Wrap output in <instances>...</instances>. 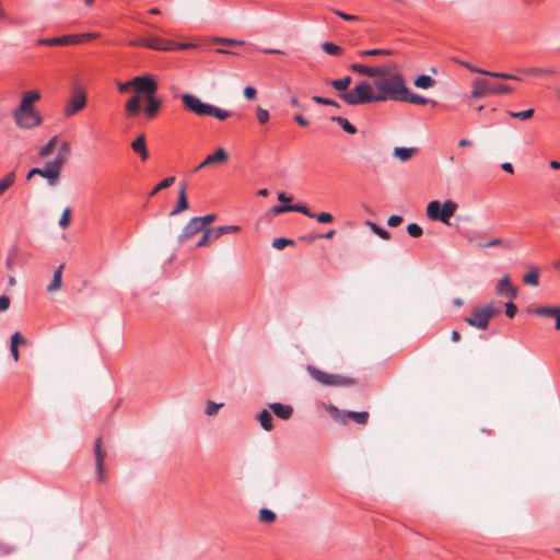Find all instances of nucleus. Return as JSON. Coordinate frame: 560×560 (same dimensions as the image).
Listing matches in <instances>:
<instances>
[{
	"mask_svg": "<svg viewBox=\"0 0 560 560\" xmlns=\"http://www.w3.org/2000/svg\"><path fill=\"white\" fill-rule=\"evenodd\" d=\"M404 77L395 73L388 79H376L372 84L359 82L352 90L339 94V98L348 105L357 106L369 103L395 101L399 102L404 92Z\"/></svg>",
	"mask_w": 560,
	"mask_h": 560,
	"instance_id": "f257e3e1",
	"label": "nucleus"
},
{
	"mask_svg": "<svg viewBox=\"0 0 560 560\" xmlns=\"http://www.w3.org/2000/svg\"><path fill=\"white\" fill-rule=\"evenodd\" d=\"M39 97L37 91L24 93L19 107L13 113L15 122L20 128L30 129L40 125L42 118L33 107L34 102Z\"/></svg>",
	"mask_w": 560,
	"mask_h": 560,
	"instance_id": "f03ea898",
	"label": "nucleus"
},
{
	"mask_svg": "<svg viewBox=\"0 0 560 560\" xmlns=\"http://www.w3.org/2000/svg\"><path fill=\"white\" fill-rule=\"evenodd\" d=\"M306 371L314 381L325 387H351L357 384V381L353 377L340 374H330L315 368L314 365H307Z\"/></svg>",
	"mask_w": 560,
	"mask_h": 560,
	"instance_id": "7ed1b4c3",
	"label": "nucleus"
},
{
	"mask_svg": "<svg viewBox=\"0 0 560 560\" xmlns=\"http://www.w3.org/2000/svg\"><path fill=\"white\" fill-rule=\"evenodd\" d=\"M457 209L456 202L453 200H445L441 203L439 200L429 202L427 207V215L433 221H440L446 225H451V218Z\"/></svg>",
	"mask_w": 560,
	"mask_h": 560,
	"instance_id": "20e7f679",
	"label": "nucleus"
},
{
	"mask_svg": "<svg viewBox=\"0 0 560 560\" xmlns=\"http://www.w3.org/2000/svg\"><path fill=\"white\" fill-rule=\"evenodd\" d=\"M500 313L492 303H488L480 307H475L470 315L465 318V322L471 327L479 329H487L490 319Z\"/></svg>",
	"mask_w": 560,
	"mask_h": 560,
	"instance_id": "39448f33",
	"label": "nucleus"
},
{
	"mask_svg": "<svg viewBox=\"0 0 560 560\" xmlns=\"http://www.w3.org/2000/svg\"><path fill=\"white\" fill-rule=\"evenodd\" d=\"M513 91V88L503 83H491L490 81L477 78L472 82L471 96L475 98H481L490 94H508Z\"/></svg>",
	"mask_w": 560,
	"mask_h": 560,
	"instance_id": "423d86ee",
	"label": "nucleus"
},
{
	"mask_svg": "<svg viewBox=\"0 0 560 560\" xmlns=\"http://www.w3.org/2000/svg\"><path fill=\"white\" fill-rule=\"evenodd\" d=\"M330 416L337 422L341 424H348L350 421H353L358 424H366L370 418L368 411H350V410H341L336 406L330 405L328 408Z\"/></svg>",
	"mask_w": 560,
	"mask_h": 560,
	"instance_id": "0eeeda50",
	"label": "nucleus"
},
{
	"mask_svg": "<svg viewBox=\"0 0 560 560\" xmlns=\"http://www.w3.org/2000/svg\"><path fill=\"white\" fill-rule=\"evenodd\" d=\"M86 106V94L83 88L75 83L71 89V96L63 109L66 117H71L77 113L81 112Z\"/></svg>",
	"mask_w": 560,
	"mask_h": 560,
	"instance_id": "6e6552de",
	"label": "nucleus"
},
{
	"mask_svg": "<svg viewBox=\"0 0 560 560\" xmlns=\"http://www.w3.org/2000/svg\"><path fill=\"white\" fill-rule=\"evenodd\" d=\"M65 162V156L57 155L52 161L47 162L44 167H39V176L46 178L49 186H56L59 183Z\"/></svg>",
	"mask_w": 560,
	"mask_h": 560,
	"instance_id": "1a4fd4ad",
	"label": "nucleus"
},
{
	"mask_svg": "<svg viewBox=\"0 0 560 560\" xmlns=\"http://www.w3.org/2000/svg\"><path fill=\"white\" fill-rule=\"evenodd\" d=\"M240 229L241 228L238 225H222V226L206 229L196 246L197 247L206 246L209 243L220 238L223 234L234 233V232L240 231Z\"/></svg>",
	"mask_w": 560,
	"mask_h": 560,
	"instance_id": "9d476101",
	"label": "nucleus"
},
{
	"mask_svg": "<svg viewBox=\"0 0 560 560\" xmlns=\"http://www.w3.org/2000/svg\"><path fill=\"white\" fill-rule=\"evenodd\" d=\"M182 101L185 108L197 116H208L211 104L202 102L198 96L194 94H183Z\"/></svg>",
	"mask_w": 560,
	"mask_h": 560,
	"instance_id": "9b49d317",
	"label": "nucleus"
},
{
	"mask_svg": "<svg viewBox=\"0 0 560 560\" xmlns=\"http://www.w3.org/2000/svg\"><path fill=\"white\" fill-rule=\"evenodd\" d=\"M191 44H180L176 45L174 42L164 39L159 36L147 37V48L161 50V51H171L174 49H187L192 47Z\"/></svg>",
	"mask_w": 560,
	"mask_h": 560,
	"instance_id": "f8f14e48",
	"label": "nucleus"
},
{
	"mask_svg": "<svg viewBox=\"0 0 560 560\" xmlns=\"http://www.w3.org/2000/svg\"><path fill=\"white\" fill-rule=\"evenodd\" d=\"M133 88L137 92L148 95L155 94L158 83L152 75H138L132 79Z\"/></svg>",
	"mask_w": 560,
	"mask_h": 560,
	"instance_id": "ddd939ff",
	"label": "nucleus"
},
{
	"mask_svg": "<svg viewBox=\"0 0 560 560\" xmlns=\"http://www.w3.org/2000/svg\"><path fill=\"white\" fill-rule=\"evenodd\" d=\"M350 69L361 75H366L370 78H378L388 74V68L385 66L377 67H369L362 63H352Z\"/></svg>",
	"mask_w": 560,
	"mask_h": 560,
	"instance_id": "4468645a",
	"label": "nucleus"
},
{
	"mask_svg": "<svg viewBox=\"0 0 560 560\" xmlns=\"http://www.w3.org/2000/svg\"><path fill=\"white\" fill-rule=\"evenodd\" d=\"M404 92H401V95L399 102L410 103L415 105H428L432 104L433 106L436 104L435 101L429 100L422 95L416 94L410 92L409 88L406 85V82L404 81Z\"/></svg>",
	"mask_w": 560,
	"mask_h": 560,
	"instance_id": "2eb2a0df",
	"label": "nucleus"
},
{
	"mask_svg": "<svg viewBox=\"0 0 560 560\" xmlns=\"http://www.w3.org/2000/svg\"><path fill=\"white\" fill-rule=\"evenodd\" d=\"M199 232H203L201 225L196 218L190 219L189 222L184 226L182 234L178 236V243H185Z\"/></svg>",
	"mask_w": 560,
	"mask_h": 560,
	"instance_id": "dca6fc26",
	"label": "nucleus"
},
{
	"mask_svg": "<svg viewBox=\"0 0 560 560\" xmlns=\"http://www.w3.org/2000/svg\"><path fill=\"white\" fill-rule=\"evenodd\" d=\"M497 294L504 295L510 300H514L517 296V289L511 284L510 276L505 275L497 285Z\"/></svg>",
	"mask_w": 560,
	"mask_h": 560,
	"instance_id": "f3484780",
	"label": "nucleus"
},
{
	"mask_svg": "<svg viewBox=\"0 0 560 560\" xmlns=\"http://www.w3.org/2000/svg\"><path fill=\"white\" fill-rule=\"evenodd\" d=\"M229 159L226 151L219 148L213 154H209L197 167L196 172L212 164L223 163Z\"/></svg>",
	"mask_w": 560,
	"mask_h": 560,
	"instance_id": "a211bd4d",
	"label": "nucleus"
},
{
	"mask_svg": "<svg viewBox=\"0 0 560 560\" xmlns=\"http://www.w3.org/2000/svg\"><path fill=\"white\" fill-rule=\"evenodd\" d=\"M79 38L75 36L63 35L52 38H39L37 39L36 44L42 46H67L72 45Z\"/></svg>",
	"mask_w": 560,
	"mask_h": 560,
	"instance_id": "6ab92c4d",
	"label": "nucleus"
},
{
	"mask_svg": "<svg viewBox=\"0 0 560 560\" xmlns=\"http://www.w3.org/2000/svg\"><path fill=\"white\" fill-rule=\"evenodd\" d=\"M186 183H182L178 190V201L174 209L171 211L170 215H177L178 213L188 209L189 203L186 195Z\"/></svg>",
	"mask_w": 560,
	"mask_h": 560,
	"instance_id": "aec40b11",
	"label": "nucleus"
},
{
	"mask_svg": "<svg viewBox=\"0 0 560 560\" xmlns=\"http://www.w3.org/2000/svg\"><path fill=\"white\" fill-rule=\"evenodd\" d=\"M131 149L139 154L142 161L149 159V151L145 143V136L142 133L131 142Z\"/></svg>",
	"mask_w": 560,
	"mask_h": 560,
	"instance_id": "412c9836",
	"label": "nucleus"
},
{
	"mask_svg": "<svg viewBox=\"0 0 560 560\" xmlns=\"http://www.w3.org/2000/svg\"><path fill=\"white\" fill-rule=\"evenodd\" d=\"M272 412L281 420H288L293 413V408L290 405H283L281 402H272L269 405Z\"/></svg>",
	"mask_w": 560,
	"mask_h": 560,
	"instance_id": "4be33fe9",
	"label": "nucleus"
},
{
	"mask_svg": "<svg viewBox=\"0 0 560 560\" xmlns=\"http://www.w3.org/2000/svg\"><path fill=\"white\" fill-rule=\"evenodd\" d=\"M147 101V107H145V114L149 118H153L158 115L160 107L162 105V102L155 97V95H148L145 97Z\"/></svg>",
	"mask_w": 560,
	"mask_h": 560,
	"instance_id": "5701e85b",
	"label": "nucleus"
},
{
	"mask_svg": "<svg viewBox=\"0 0 560 560\" xmlns=\"http://www.w3.org/2000/svg\"><path fill=\"white\" fill-rule=\"evenodd\" d=\"M257 419H258V421L260 423V427L265 431H271L273 429L272 416H271V413L267 409H262L257 415Z\"/></svg>",
	"mask_w": 560,
	"mask_h": 560,
	"instance_id": "b1692460",
	"label": "nucleus"
},
{
	"mask_svg": "<svg viewBox=\"0 0 560 560\" xmlns=\"http://www.w3.org/2000/svg\"><path fill=\"white\" fill-rule=\"evenodd\" d=\"M94 456H95V466L102 467L104 466V460L106 457V452L102 446V438H97L94 443Z\"/></svg>",
	"mask_w": 560,
	"mask_h": 560,
	"instance_id": "393cba45",
	"label": "nucleus"
},
{
	"mask_svg": "<svg viewBox=\"0 0 560 560\" xmlns=\"http://www.w3.org/2000/svg\"><path fill=\"white\" fill-rule=\"evenodd\" d=\"M560 306H538L532 311L533 314L549 318L557 316Z\"/></svg>",
	"mask_w": 560,
	"mask_h": 560,
	"instance_id": "a878e982",
	"label": "nucleus"
},
{
	"mask_svg": "<svg viewBox=\"0 0 560 560\" xmlns=\"http://www.w3.org/2000/svg\"><path fill=\"white\" fill-rule=\"evenodd\" d=\"M331 120L340 126L347 133L354 135L357 132V127L341 116H332Z\"/></svg>",
	"mask_w": 560,
	"mask_h": 560,
	"instance_id": "bb28decb",
	"label": "nucleus"
},
{
	"mask_svg": "<svg viewBox=\"0 0 560 560\" xmlns=\"http://www.w3.org/2000/svg\"><path fill=\"white\" fill-rule=\"evenodd\" d=\"M350 83H351V77L350 75H346L345 78L329 81V84L335 90L340 92L339 94L345 93V92H349L347 89L349 88Z\"/></svg>",
	"mask_w": 560,
	"mask_h": 560,
	"instance_id": "cd10ccee",
	"label": "nucleus"
},
{
	"mask_svg": "<svg viewBox=\"0 0 560 560\" xmlns=\"http://www.w3.org/2000/svg\"><path fill=\"white\" fill-rule=\"evenodd\" d=\"M63 265H60L54 272V277L49 285L47 287L48 292H54L61 288V277H62Z\"/></svg>",
	"mask_w": 560,
	"mask_h": 560,
	"instance_id": "c85d7f7f",
	"label": "nucleus"
},
{
	"mask_svg": "<svg viewBox=\"0 0 560 560\" xmlns=\"http://www.w3.org/2000/svg\"><path fill=\"white\" fill-rule=\"evenodd\" d=\"M413 84L419 89H430L435 85V80L428 74H421L415 79Z\"/></svg>",
	"mask_w": 560,
	"mask_h": 560,
	"instance_id": "c756f323",
	"label": "nucleus"
},
{
	"mask_svg": "<svg viewBox=\"0 0 560 560\" xmlns=\"http://www.w3.org/2000/svg\"><path fill=\"white\" fill-rule=\"evenodd\" d=\"M416 152L415 148L397 147L394 149L393 155L402 162L408 161Z\"/></svg>",
	"mask_w": 560,
	"mask_h": 560,
	"instance_id": "7c9ffc66",
	"label": "nucleus"
},
{
	"mask_svg": "<svg viewBox=\"0 0 560 560\" xmlns=\"http://www.w3.org/2000/svg\"><path fill=\"white\" fill-rule=\"evenodd\" d=\"M523 281L526 284L537 287L539 284V272L534 266L529 267L528 272L523 277Z\"/></svg>",
	"mask_w": 560,
	"mask_h": 560,
	"instance_id": "2f4dec72",
	"label": "nucleus"
},
{
	"mask_svg": "<svg viewBox=\"0 0 560 560\" xmlns=\"http://www.w3.org/2000/svg\"><path fill=\"white\" fill-rule=\"evenodd\" d=\"M208 116H213L219 120H225L231 117V113L226 109L220 108L215 105H210Z\"/></svg>",
	"mask_w": 560,
	"mask_h": 560,
	"instance_id": "473e14b6",
	"label": "nucleus"
},
{
	"mask_svg": "<svg viewBox=\"0 0 560 560\" xmlns=\"http://www.w3.org/2000/svg\"><path fill=\"white\" fill-rule=\"evenodd\" d=\"M16 175L15 172L8 173L3 178L0 179V196L10 188L15 182Z\"/></svg>",
	"mask_w": 560,
	"mask_h": 560,
	"instance_id": "72a5a7b5",
	"label": "nucleus"
},
{
	"mask_svg": "<svg viewBox=\"0 0 560 560\" xmlns=\"http://www.w3.org/2000/svg\"><path fill=\"white\" fill-rule=\"evenodd\" d=\"M460 234L469 242V243H476L478 246L479 242H482L483 235L482 233L478 231H471V230H464L460 232Z\"/></svg>",
	"mask_w": 560,
	"mask_h": 560,
	"instance_id": "f704fd0d",
	"label": "nucleus"
},
{
	"mask_svg": "<svg viewBox=\"0 0 560 560\" xmlns=\"http://www.w3.org/2000/svg\"><path fill=\"white\" fill-rule=\"evenodd\" d=\"M126 110L129 115H136L140 112V97L138 95L132 96L126 103Z\"/></svg>",
	"mask_w": 560,
	"mask_h": 560,
	"instance_id": "c9c22d12",
	"label": "nucleus"
},
{
	"mask_svg": "<svg viewBox=\"0 0 560 560\" xmlns=\"http://www.w3.org/2000/svg\"><path fill=\"white\" fill-rule=\"evenodd\" d=\"M521 72L525 75H550L555 73L552 69L545 68H527L522 70Z\"/></svg>",
	"mask_w": 560,
	"mask_h": 560,
	"instance_id": "e433bc0d",
	"label": "nucleus"
},
{
	"mask_svg": "<svg viewBox=\"0 0 560 560\" xmlns=\"http://www.w3.org/2000/svg\"><path fill=\"white\" fill-rule=\"evenodd\" d=\"M392 55V50L389 49H368V50H360L359 56L360 57H368V56H389Z\"/></svg>",
	"mask_w": 560,
	"mask_h": 560,
	"instance_id": "4c0bfd02",
	"label": "nucleus"
},
{
	"mask_svg": "<svg viewBox=\"0 0 560 560\" xmlns=\"http://www.w3.org/2000/svg\"><path fill=\"white\" fill-rule=\"evenodd\" d=\"M211 44H223L226 46H241L244 45V40L225 38V37H213Z\"/></svg>",
	"mask_w": 560,
	"mask_h": 560,
	"instance_id": "58836bf2",
	"label": "nucleus"
},
{
	"mask_svg": "<svg viewBox=\"0 0 560 560\" xmlns=\"http://www.w3.org/2000/svg\"><path fill=\"white\" fill-rule=\"evenodd\" d=\"M56 141H57V137H52L51 139H49L47 143H45L43 147H40V149L38 151V155L40 158H45V156L49 155L55 148Z\"/></svg>",
	"mask_w": 560,
	"mask_h": 560,
	"instance_id": "ea45409f",
	"label": "nucleus"
},
{
	"mask_svg": "<svg viewBox=\"0 0 560 560\" xmlns=\"http://www.w3.org/2000/svg\"><path fill=\"white\" fill-rule=\"evenodd\" d=\"M275 520H276V513L272 512L271 510L264 508L259 511V521L260 522L270 524V523L275 522Z\"/></svg>",
	"mask_w": 560,
	"mask_h": 560,
	"instance_id": "a19ab883",
	"label": "nucleus"
},
{
	"mask_svg": "<svg viewBox=\"0 0 560 560\" xmlns=\"http://www.w3.org/2000/svg\"><path fill=\"white\" fill-rule=\"evenodd\" d=\"M322 48L326 54L332 56L339 55L342 51V48L340 46L331 42L323 43Z\"/></svg>",
	"mask_w": 560,
	"mask_h": 560,
	"instance_id": "79ce46f5",
	"label": "nucleus"
},
{
	"mask_svg": "<svg viewBox=\"0 0 560 560\" xmlns=\"http://www.w3.org/2000/svg\"><path fill=\"white\" fill-rule=\"evenodd\" d=\"M175 182V177L174 176H168L166 178H164L163 180H161L155 187L154 189L151 191L150 196H154L155 194H158L160 190L162 189H165V188H168L171 185H173V183Z\"/></svg>",
	"mask_w": 560,
	"mask_h": 560,
	"instance_id": "37998d69",
	"label": "nucleus"
},
{
	"mask_svg": "<svg viewBox=\"0 0 560 560\" xmlns=\"http://www.w3.org/2000/svg\"><path fill=\"white\" fill-rule=\"evenodd\" d=\"M290 209L291 211H295V212H300L308 218H314L315 217V213L305 205H302V203H295V205H290Z\"/></svg>",
	"mask_w": 560,
	"mask_h": 560,
	"instance_id": "c03bdc74",
	"label": "nucleus"
},
{
	"mask_svg": "<svg viewBox=\"0 0 560 560\" xmlns=\"http://www.w3.org/2000/svg\"><path fill=\"white\" fill-rule=\"evenodd\" d=\"M290 209L291 211H295V212H300L308 218H314L315 217V213L305 205H302V203H295V205H290Z\"/></svg>",
	"mask_w": 560,
	"mask_h": 560,
	"instance_id": "a18cd8bd",
	"label": "nucleus"
},
{
	"mask_svg": "<svg viewBox=\"0 0 560 560\" xmlns=\"http://www.w3.org/2000/svg\"><path fill=\"white\" fill-rule=\"evenodd\" d=\"M497 246H504L505 248L510 249L511 247L501 238H493L489 242H479L478 247L480 248H488V247H497Z\"/></svg>",
	"mask_w": 560,
	"mask_h": 560,
	"instance_id": "49530a36",
	"label": "nucleus"
},
{
	"mask_svg": "<svg viewBox=\"0 0 560 560\" xmlns=\"http://www.w3.org/2000/svg\"><path fill=\"white\" fill-rule=\"evenodd\" d=\"M312 101L319 105H327V106H334V107H340L339 103L335 100L323 97L319 95L312 96Z\"/></svg>",
	"mask_w": 560,
	"mask_h": 560,
	"instance_id": "de8ad7c7",
	"label": "nucleus"
},
{
	"mask_svg": "<svg viewBox=\"0 0 560 560\" xmlns=\"http://www.w3.org/2000/svg\"><path fill=\"white\" fill-rule=\"evenodd\" d=\"M195 218L197 219V221L201 225L202 230L205 231L206 229H208L207 226L215 220V214L210 213V214H206L203 217H195Z\"/></svg>",
	"mask_w": 560,
	"mask_h": 560,
	"instance_id": "09e8293b",
	"label": "nucleus"
},
{
	"mask_svg": "<svg viewBox=\"0 0 560 560\" xmlns=\"http://www.w3.org/2000/svg\"><path fill=\"white\" fill-rule=\"evenodd\" d=\"M510 115L513 118L525 120V119L533 117L534 109L529 108V109H525V110H521V112H511Z\"/></svg>",
	"mask_w": 560,
	"mask_h": 560,
	"instance_id": "8fccbe9b",
	"label": "nucleus"
},
{
	"mask_svg": "<svg viewBox=\"0 0 560 560\" xmlns=\"http://www.w3.org/2000/svg\"><path fill=\"white\" fill-rule=\"evenodd\" d=\"M293 244H294V242L292 240H289L285 237H278V238H275L272 242V246L279 250L283 249L288 245H293Z\"/></svg>",
	"mask_w": 560,
	"mask_h": 560,
	"instance_id": "3c124183",
	"label": "nucleus"
},
{
	"mask_svg": "<svg viewBox=\"0 0 560 560\" xmlns=\"http://www.w3.org/2000/svg\"><path fill=\"white\" fill-rule=\"evenodd\" d=\"M372 231L383 240H389L390 234L385 229L378 226L376 223L370 222Z\"/></svg>",
	"mask_w": 560,
	"mask_h": 560,
	"instance_id": "603ef678",
	"label": "nucleus"
},
{
	"mask_svg": "<svg viewBox=\"0 0 560 560\" xmlns=\"http://www.w3.org/2000/svg\"><path fill=\"white\" fill-rule=\"evenodd\" d=\"M407 232L411 237H420L423 233V230L419 224L410 223L407 226Z\"/></svg>",
	"mask_w": 560,
	"mask_h": 560,
	"instance_id": "864d4df0",
	"label": "nucleus"
},
{
	"mask_svg": "<svg viewBox=\"0 0 560 560\" xmlns=\"http://www.w3.org/2000/svg\"><path fill=\"white\" fill-rule=\"evenodd\" d=\"M290 205H278V206H273L269 211H268V215H278V214H281L283 212H288V211H291L290 209Z\"/></svg>",
	"mask_w": 560,
	"mask_h": 560,
	"instance_id": "5fc2aeb1",
	"label": "nucleus"
},
{
	"mask_svg": "<svg viewBox=\"0 0 560 560\" xmlns=\"http://www.w3.org/2000/svg\"><path fill=\"white\" fill-rule=\"evenodd\" d=\"M223 406V404H217L214 401L209 400L206 406V413L208 416H213L218 412V410Z\"/></svg>",
	"mask_w": 560,
	"mask_h": 560,
	"instance_id": "6e6d98bb",
	"label": "nucleus"
},
{
	"mask_svg": "<svg viewBox=\"0 0 560 560\" xmlns=\"http://www.w3.org/2000/svg\"><path fill=\"white\" fill-rule=\"evenodd\" d=\"M256 116H257V120L260 124H266L269 120V112L265 108L257 107Z\"/></svg>",
	"mask_w": 560,
	"mask_h": 560,
	"instance_id": "4d7b16f0",
	"label": "nucleus"
},
{
	"mask_svg": "<svg viewBox=\"0 0 560 560\" xmlns=\"http://www.w3.org/2000/svg\"><path fill=\"white\" fill-rule=\"evenodd\" d=\"M70 214H71V209H70L69 207H67V208L63 210V212H62V214H61V218H60V220H59V225H60L61 228H63V229H65V228H67V226L69 225V223H70Z\"/></svg>",
	"mask_w": 560,
	"mask_h": 560,
	"instance_id": "13d9d810",
	"label": "nucleus"
},
{
	"mask_svg": "<svg viewBox=\"0 0 560 560\" xmlns=\"http://www.w3.org/2000/svg\"><path fill=\"white\" fill-rule=\"evenodd\" d=\"M314 218L318 223H331L334 221L332 214L328 212H320L318 214L315 213Z\"/></svg>",
	"mask_w": 560,
	"mask_h": 560,
	"instance_id": "bf43d9fd",
	"label": "nucleus"
},
{
	"mask_svg": "<svg viewBox=\"0 0 560 560\" xmlns=\"http://www.w3.org/2000/svg\"><path fill=\"white\" fill-rule=\"evenodd\" d=\"M334 13L339 16L340 19L345 20V21H349V22H355V21H359L360 18L358 15H353V14H348L343 11H340V10H334Z\"/></svg>",
	"mask_w": 560,
	"mask_h": 560,
	"instance_id": "052dcab7",
	"label": "nucleus"
},
{
	"mask_svg": "<svg viewBox=\"0 0 560 560\" xmlns=\"http://www.w3.org/2000/svg\"><path fill=\"white\" fill-rule=\"evenodd\" d=\"M460 65L464 66L467 70H469L472 73H480V74H485V75H487V73H488V70H483V69L478 68V67H476L469 62H466V61H462Z\"/></svg>",
	"mask_w": 560,
	"mask_h": 560,
	"instance_id": "680f3d73",
	"label": "nucleus"
},
{
	"mask_svg": "<svg viewBox=\"0 0 560 560\" xmlns=\"http://www.w3.org/2000/svg\"><path fill=\"white\" fill-rule=\"evenodd\" d=\"M517 312L516 305L510 300L508 303H505V315L509 318H513Z\"/></svg>",
	"mask_w": 560,
	"mask_h": 560,
	"instance_id": "e2e57ef3",
	"label": "nucleus"
},
{
	"mask_svg": "<svg viewBox=\"0 0 560 560\" xmlns=\"http://www.w3.org/2000/svg\"><path fill=\"white\" fill-rule=\"evenodd\" d=\"M131 47H147V37H136L128 42Z\"/></svg>",
	"mask_w": 560,
	"mask_h": 560,
	"instance_id": "0e129e2a",
	"label": "nucleus"
},
{
	"mask_svg": "<svg viewBox=\"0 0 560 560\" xmlns=\"http://www.w3.org/2000/svg\"><path fill=\"white\" fill-rule=\"evenodd\" d=\"M75 37H78L79 39L77 42H74L73 44H80L84 40H91V39H94L97 37V34L95 33H85V34H75L74 35Z\"/></svg>",
	"mask_w": 560,
	"mask_h": 560,
	"instance_id": "69168bd1",
	"label": "nucleus"
},
{
	"mask_svg": "<svg viewBox=\"0 0 560 560\" xmlns=\"http://www.w3.org/2000/svg\"><path fill=\"white\" fill-rule=\"evenodd\" d=\"M25 342V338L19 331L14 332L11 337V345H16V347H19V345H24Z\"/></svg>",
	"mask_w": 560,
	"mask_h": 560,
	"instance_id": "338daca9",
	"label": "nucleus"
},
{
	"mask_svg": "<svg viewBox=\"0 0 560 560\" xmlns=\"http://www.w3.org/2000/svg\"><path fill=\"white\" fill-rule=\"evenodd\" d=\"M401 222H402V218L397 214L390 215L387 220V224L392 228H396V226L400 225Z\"/></svg>",
	"mask_w": 560,
	"mask_h": 560,
	"instance_id": "774afa93",
	"label": "nucleus"
}]
</instances>
